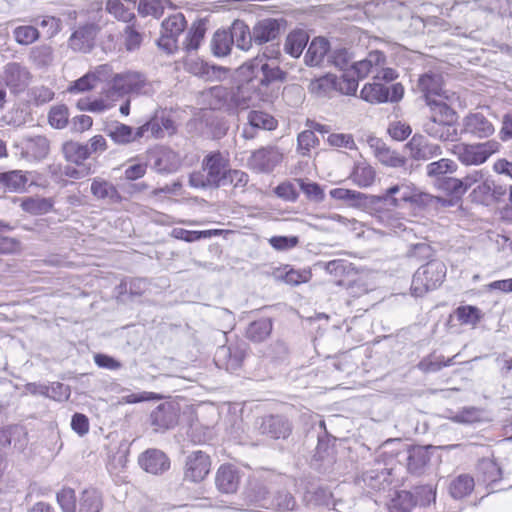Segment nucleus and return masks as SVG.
<instances>
[{
	"instance_id": "27",
	"label": "nucleus",
	"mask_w": 512,
	"mask_h": 512,
	"mask_svg": "<svg viewBox=\"0 0 512 512\" xmlns=\"http://www.w3.org/2000/svg\"><path fill=\"white\" fill-rule=\"evenodd\" d=\"M11 444L17 450H23L27 445V432L20 425H9L0 428V446L8 447Z\"/></svg>"
},
{
	"instance_id": "41",
	"label": "nucleus",
	"mask_w": 512,
	"mask_h": 512,
	"mask_svg": "<svg viewBox=\"0 0 512 512\" xmlns=\"http://www.w3.org/2000/svg\"><path fill=\"white\" fill-rule=\"evenodd\" d=\"M62 151L67 161L75 163L76 165L82 164L90 157L88 151V144L69 141L63 144Z\"/></svg>"
},
{
	"instance_id": "5",
	"label": "nucleus",
	"mask_w": 512,
	"mask_h": 512,
	"mask_svg": "<svg viewBox=\"0 0 512 512\" xmlns=\"http://www.w3.org/2000/svg\"><path fill=\"white\" fill-rule=\"evenodd\" d=\"M154 92L153 83L149 82L142 73L136 71L117 73L110 82V93L112 95H152Z\"/></svg>"
},
{
	"instance_id": "47",
	"label": "nucleus",
	"mask_w": 512,
	"mask_h": 512,
	"mask_svg": "<svg viewBox=\"0 0 512 512\" xmlns=\"http://www.w3.org/2000/svg\"><path fill=\"white\" fill-rule=\"evenodd\" d=\"M416 505L413 494L409 491H399L391 499L389 504L390 512H411Z\"/></svg>"
},
{
	"instance_id": "18",
	"label": "nucleus",
	"mask_w": 512,
	"mask_h": 512,
	"mask_svg": "<svg viewBox=\"0 0 512 512\" xmlns=\"http://www.w3.org/2000/svg\"><path fill=\"white\" fill-rule=\"evenodd\" d=\"M259 430L273 439H286L291 433V424L283 416L269 415L262 419Z\"/></svg>"
},
{
	"instance_id": "55",
	"label": "nucleus",
	"mask_w": 512,
	"mask_h": 512,
	"mask_svg": "<svg viewBox=\"0 0 512 512\" xmlns=\"http://www.w3.org/2000/svg\"><path fill=\"white\" fill-rule=\"evenodd\" d=\"M56 500L62 512H77V498L72 488H62L57 493Z\"/></svg>"
},
{
	"instance_id": "29",
	"label": "nucleus",
	"mask_w": 512,
	"mask_h": 512,
	"mask_svg": "<svg viewBox=\"0 0 512 512\" xmlns=\"http://www.w3.org/2000/svg\"><path fill=\"white\" fill-rule=\"evenodd\" d=\"M430 461L428 449L423 446H414L408 450L407 469L411 474L421 475Z\"/></svg>"
},
{
	"instance_id": "40",
	"label": "nucleus",
	"mask_w": 512,
	"mask_h": 512,
	"mask_svg": "<svg viewBox=\"0 0 512 512\" xmlns=\"http://www.w3.org/2000/svg\"><path fill=\"white\" fill-rule=\"evenodd\" d=\"M0 184L9 191L21 192L28 184L27 174L21 170L0 173Z\"/></svg>"
},
{
	"instance_id": "57",
	"label": "nucleus",
	"mask_w": 512,
	"mask_h": 512,
	"mask_svg": "<svg viewBox=\"0 0 512 512\" xmlns=\"http://www.w3.org/2000/svg\"><path fill=\"white\" fill-rule=\"evenodd\" d=\"M15 41L20 45H30L38 40L40 34L37 28L31 25L18 26L14 29Z\"/></svg>"
},
{
	"instance_id": "2",
	"label": "nucleus",
	"mask_w": 512,
	"mask_h": 512,
	"mask_svg": "<svg viewBox=\"0 0 512 512\" xmlns=\"http://www.w3.org/2000/svg\"><path fill=\"white\" fill-rule=\"evenodd\" d=\"M240 69L258 95H263L270 87L285 82L288 76L287 71L281 69L278 62H269L265 58H254L243 64Z\"/></svg>"
},
{
	"instance_id": "4",
	"label": "nucleus",
	"mask_w": 512,
	"mask_h": 512,
	"mask_svg": "<svg viewBox=\"0 0 512 512\" xmlns=\"http://www.w3.org/2000/svg\"><path fill=\"white\" fill-rule=\"evenodd\" d=\"M436 111H431V116L424 123V131L431 137L441 141H456L458 132L452 123L454 111L448 104H437Z\"/></svg>"
},
{
	"instance_id": "19",
	"label": "nucleus",
	"mask_w": 512,
	"mask_h": 512,
	"mask_svg": "<svg viewBox=\"0 0 512 512\" xmlns=\"http://www.w3.org/2000/svg\"><path fill=\"white\" fill-rule=\"evenodd\" d=\"M330 52V43L324 37H315L309 44L304 62L307 66L318 67L327 63Z\"/></svg>"
},
{
	"instance_id": "28",
	"label": "nucleus",
	"mask_w": 512,
	"mask_h": 512,
	"mask_svg": "<svg viewBox=\"0 0 512 512\" xmlns=\"http://www.w3.org/2000/svg\"><path fill=\"white\" fill-rule=\"evenodd\" d=\"M227 31L231 35L233 45L238 49L248 51L251 48L252 42H254L253 30L250 31L248 25L242 20H235Z\"/></svg>"
},
{
	"instance_id": "60",
	"label": "nucleus",
	"mask_w": 512,
	"mask_h": 512,
	"mask_svg": "<svg viewBox=\"0 0 512 512\" xmlns=\"http://www.w3.org/2000/svg\"><path fill=\"white\" fill-rule=\"evenodd\" d=\"M69 119L68 108L65 105H57L51 108L48 120L49 124L56 129L64 128Z\"/></svg>"
},
{
	"instance_id": "31",
	"label": "nucleus",
	"mask_w": 512,
	"mask_h": 512,
	"mask_svg": "<svg viewBox=\"0 0 512 512\" xmlns=\"http://www.w3.org/2000/svg\"><path fill=\"white\" fill-rule=\"evenodd\" d=\"M209 105L213 110H221L232 115L231 88L215 86L210 89Z\"/></svg>"
},
{
	"instance_id": "20",
	"label": "nucleus",
	"mask_w": 512,
	"mask_h": 512,
	"mask_svg": "<svg viewBox=\"0 0 512 512\" xmlns=\"http://www.w3.org/2000/svg\"><path fill=\"white\" fill-rule=\"evenodd\" d=\"M50 142L47 137L36 135L27 137L22 142V155L29 160L40 161L47 157Z\"/></svg>"
},
{
	"instance_id": "59",
	"label": "nucleus",
	"mask_w": 512,
	"mask_h": 512,
	"mask_svg": "<svg viewBox=\"0 0 512 512\" xmlns=\"http://www.w3.org/2000/svg\"><path fill=\"white\" fill-rule=\"evenodd\" d=\"M330 196L336 200H343L353 205L361 204L362 200L366 198L365 194L345 188H334L330 190Z\"/></svg>"
},
{
	"instance_id": "61",
	"label": "nucleus",
	"mask_w": 512,
	"mask_h": 512,
	"mask_svg": "<svg viewBox=\"0 0 512 512\" xmlns=\"http://www.w3.org/2000/svg\"><path fill=\"white\" fill-rule=\"evenodd\" d=\"M493 181L484 177L483 180L472 190L471 198L474 202L484 204L492 194Z\"/></svg>"
},
{
	"instance_id": "53",
	"label": "nucleus",
	"mask_w": 512,
	"mask_h": 512,
	"mask_svg": "<svg viewBox=\"0 0 512 512\" xmlns=\"http://www.w3.org/2000/svg\"><path fill=\"white\" fill-rule=\"evenodd\" d=\"M319 144V139L312 130H304L297 136V153L301 156H310L311 150Z\"/></svg>"
},
{
	"instance_id": "37",
	"label": "nucleus",
	"mask_w": 512,
	"mask_h": 512,
	"mask_svg": "<svg viewBox=\"0 0 512 512\" xmlns=\"http://www.w3.org/2000/svg\"><path fill=\"white\" fill-rule=\"evenodd\" d=\"M457 170V164L447 158H441L438 161H434L429 163L426 166V174L430 178H434L437 180V183L443 178L448 177L449 174L455 173Z\"/></svg>"
},
{
	"instance_id": "14",
	"label": "nucleus",
	"mask_w": 512,
	"mask_h": 512,
	"mask_svg": "<svg viewBox=\"0 0 512 512\" xmlns=\"http://www.w3.org/2000/svg\"><path fill=\"white\" fill-rule=\"evenodd\" d=\"M411 158L426 161L442 155V148L438 144L430 143L424 136L415 134L406 144Z\"/></svg>"
},
{
	"instance_id": "26",
	"label": "nucleus",
	"mask_w": 512,
	"mask_h": 512,
	"mask_svg": "<svg viewBox=\"0 0 512 512\" xmlns=\"http://www.w3.org/2000/svg\"><path fill=\"white\" fill-rule=\"evenodd\" d=\"M385 61V54L374 50L369 52L365 59L355 62L352 68L359 78H364L370 73H376L380 67L384 66Z\"/></svg>"
},
{
	"instance_id": "24",
	"label": "nucleus",
	"mask_w": 512,
	"mask_h": 512,
	"mask_svg": "<svg viewBox=\"0 0 512 512\" xmlns=\"http://www.w3.org/2000/svg\"><path fill=\"white\" fill-rule=\"evenodd\" d=\"M104 131L118 145H127L141 138L137 135V128L134 130L131 126L118 121L106 125Z\"/></svg>"
},
{
	"instance_id": "22",
	"label": "nucleus",
	"mask_w": 512,
	"mask_h": 512,
	"mask_svg": "<svg viewBox=\"0 0 512 512\" xmlns=\"http://www.w3.org/2000/svg\"><path fill=\"white\" fill-rule=\"evenodd\" d=\"M390 472L386 468H375L364 471L361 476L357 477L356 483L371 491H379L385 488L389 483Z\"/></svg>"
},
{
	"instance_id": "63",
	"label": "nucleus",
	"mask_w": 512,
	"mask_h": 512,
	"mask_svg": "<svg viewBox=\"0 0 512 512\" xmlns=\"http://www.w3.org/2000/svg\"><path fill=\"white\" fill-rule=\"evenodd\" d=\"M299 187L306 197L315 202H322L324 200V191L322 187L316 182H306L303 179H297Z\"/></svg>"
},
{
	"instance_id": "11",
	"label": "nucleus",
	"mask_w": 512,
	"mask_h": 512,
	"mask_svg": "<svg viewBox=\"0 0 512 512\" xmlns=\"http://www.w3.org/2000/svg\"><path fill=\"white\" fill-rule=\"evenodd\" d=\"M211 469L210 456L201 450L191 452L185 459L184 480L198 483L206 478Z\"/></svg>"
},
{
	"instance_id": "50",
	"label": "nucleus",
	"mask_w": 512,
	"mask_h": 512,
	"mask_svg": "<svg viewBox=\"0 0 512 512\" xmlns=\"http://www.w3.org/2000/svg\"><path fill=\"white\" fill-rule=\"evenodd\" d=\"M21 207L28 213L41 215L48 213L52 209L53 204L52 201L47 198L28 197L22 201Z\"/></svg>"
},
{
	"instance_id": "3",
	"label": "nucleus",
	"mask_w": 512,
	"mask_h": 512,
	"mask_svg": "<svg viewBox=\"0 0 512 512\" xmlns=\"http://www.w3.org/2000/svg\"><path fill=\"white\" fill-rule=\"evenodd\" d=\"M447 268L440 260H430L419 267L413 275L411 293L422 297L439 288L445 280Z\"/></svg>"
},
{
	"instance_id": "23",
	"label": "nucleus",
	"mask_w": 512,
	"mask_h": 512,
	"mask_svg": "<svg viewBox=\"0 0 512 512\" xmlns=\"http://www.w3.org/2000/svg\"><path fill=\"white\" fill-rule=\"evenodd\" d=\"M90 191L94 198L108 203H118L122 199L116 186L100 177L92 179Z\"/></svg>"
},
{
	"instance_id": "56",
	"label": "nucleus",
	"mask_w": 512,
	"mask_h": 512,
	"mask_svg": "<svg viewBox=\"0 0 512 512\" xmlns=\"http://www.w3.org/2000/svg\"><path fill=\"white\" fill-rule=\"evenodd\" d=\"M98 77L94 72H88L79 79L73 81L67 91L71 94L82 93L86 91H90L96 85Z\"/></svg>"
},
{
	"instance_id": "62",
	"label": "nucleus",
	"mask_w": 512,
	"mask_h": 512,
	"mask_svg": "<svg viewBox=\"0 0 512 512\" xmlns=\"http://www.w3.org/2000/svg\"><path fill=\"white\" fill-rule=\"evenodd\" d=\"M138 12L141 16H153L160 18L164 12V7L160 0H140Z\"/></svg>"
},
{
	"instance_id": "45",
	"label": "nucleus",
	"mask_w": 512,
	"mask_h": 512,
	"mask_svg": "<svg viewBox=\"0 0 512 512\" xmlns=\"http://www.w3.org/2000/svg\"><path fill=\"white\" fill-rule=\"evenodd\" d=\"M456 355L445 359L444 356H436L435 354H431L425 358H423L418 363V368L424 373H433L440 371L444 367H448L454 364V359Z\"/></svg>"
},
{
	"instance_id": "8",
	"label": "nucleus",
	"mask_w": 512,
	"mask_h": 512,
	"mask_svg": "<svg viewBox=\"0 0 512 512\" xmlns=\"http://www.w3.org/2000/svg\"><path fill=\"white\" fill-rule=\"evenodd\" d=\"M284 159V152L276 145H267L254 150L247 160L248 167L262 174L272 173Z\"/></svg>"
},
{
	"instance_id": "54",
	"label": "nucleus",
	"mask_w": 512,
	"mask_h": 512,
	"mask_svg": "<svg viewBox=\"0 0 512 512\" xmlns=\"http://www.w3.org/2000/svg\"><path fill=\"white\" fill-rule=\"evenodd\" d=\"M135 22L128 23L123 30L124 46L130 52L139 49L143 41V35L136 29Z\"/></svg>"
},
{
	"instance_id": "64",
	"label": "nucleus",
	"mask_w": 512,
	"mask_h": 512,
	"mask_svg": "<svg viewBox=\"0 0 512 512\" xmlns=\"http://www.w3.org/2000/svg\"><path fill=\"white\" fill-rule=\"evenodd\" d=\"M248 182L249 175L246 172L230 167L226 175L225 186L232 185L234 189H240L241 191H244Z\"/></svg>"
},
{
	"instance_id": "36",
	"label": "nucleus",
	"mask_w": 512,
	"mask_h": 512,
	"mask_svg": "<svg viewBox=\"0 0 512 512\" xmlns=\"http://www.w3.org/2000/svg\"><path fill=\"white\" fill-rule=\"evenodd\" d=\"M206 22L203 19L195 21L189 28L185 40L183 41V48L187 51L197 50L206 34Z\"/></svg>"
},
{
	"instance_id": "25",
	"label": "nucleus",
	"mask_w": 512,
	"mask_h": 512,
	"mask_svg": "<svg viewBox=\"0 0 512 512\" xmlns=\"http://www.w3.org/2000/svg\"><path fill=\"white\" fill-rule=\"evenodd\" d=\"M464 128L467 133L477 138H487L495 131L492 123L481 113H474L465 117Z\"/></svg>"
},
{
	"instance_id": "39",
	"label": "nucleus",
	"mask_w": 512,
	"mask_h": 512,
	"mask_svg": "<svg viewBox=\"0 0 512 512\" xmlns=\"http://www.w3.org/2000/svg\"><path fill=\"white\" fill-rule=\"evenodd\" d=\"M352 181L361 188H366L371 186L376 177V173L374 168L368 163L361 161L357 162L354 165L353 171L351 173Z\"/></svg>"
},
{
	"instance_id": "21",
	"label": "nucleus",
	"mask_w": 512,
	"mask_h": 512,
	"mask_svg": "<svg viewBox=\"0 0 512 512\" xmlns=\"http://www.w3.org/2000/svg\"><path fill=\"white\" fill-rule=\"evenodd\" d=\"M151 425L155 431H164L177 424V414L171 404H159L150 415Z\"/></svg>"
},
{
	"instance_id": "12",
	"label": "nucleus",
	"mask_w": 512,
	"mask_h": 512,
	"mask_svg": "<svg viewBox=\"0 0 512 512\" xmlns=\"http://www.w3.org/2000/svg\"><path fill=\"white\" fill-rule=\"evenodd\" d=\"M32 75L28 68L18 62L7 63L2 72V80L11 93L23 92L29 85Z\"/></svg>"
},
{
	"instance_id": "42",
	"label": "nucleus",
	"mask_w": 512,
	"mask_h": 512,
	"mask_svg": "<svg viewBox=\"0 0 512 512\" xmlns=\"http://www.w3.org/2000/svg\"><path fill=\"white\" fill-rule=\"evenodd\" d=\"M211 51L216 57H225L230 54L233 42L227 30H217L210 43Z\"/></svg>"
},
{
	"instance_id": "58",
	"label": "nucleus",
	"mask_w": 512,
	"mask_h": 512,
	"mask_svg": "<svg viewBox=\"0 0 512 512\" xmlns=\"http://www.w3.org/2000/svg\"><path fill=\"white\" fill-rule=\"evenodd\" d=\"M311 89L320 96H326L330 92L336 91V76L327 74L318 78L311 83Z\"/></svg>"
},
{
	"instance_id": "46",
	"label": "nucleus",
	"mask_w": 512,
	"mask_h": 512,
	"mask_svg": "<svg viewBox=\"0 0 512 512\" xmlns=\"http://www.w3.org/2000/svg\"><path fill=\"white\" fill-rule=\"evenodd\" d=\"M187 22L182 13H176L168 18H166L162 22V32L166 35H170L175 38H179V36L184 32L186 29Z\"/></svg>"
},
{
	"instance_id": "49",
	"label": "nucleus",
	"mask_w": 512,
	"mask_h": 512,
	"mask_svg": "<svg viewBox=\"0 0 512 512\" xmlns=\"http://www.w3.org/2000/svg\"><path fill=\"white\" fill-rule=\"evenodd\" d=\"M105 9L118 21L127 24L136 21L135 13L124 6L121 0H107Z\"/></svg>"
},
{
	"instance_id": "52",
	"label": "nucleus",
	"mask_w": 512,
	"mask_h": 512,
	"mask_svg": "<svg viewBox=\"0 0 512 512\" xmlns=\"http://www.w3.org/2000/svg\"><path fill=\"white\" fill-rule=\"evenodd\" d=\"M296 506V500L291 493L280 491L273 496L269 508L275 512H290L295 510Z\"/></svg>"
},
{
	"instance_id": "10",
	"label": "nucleus",
	"mask_w": 512,
	"mask_h": 512,
	"mask_svg": "<svg viewBox=\"0 0 512 512\" xmlns=\"http://www.w3.org/2000/svg\"><path fill=\"white\" fill-rule=\"evenodd\" d=\"M502 480V470L494 460H479L476 466V481L479 488L483 486L486 489L487 495L503 490L504 488L500 486Z\"/></svg>"
},
{
	"instance_id": "17",
	"label": "nucleus",
	"mask_w": 512,
	"mask_h": 512,
	"mask_svg": "<svg viewBox=\"0 0 512 512\" xmlns=\"http://www.w3.org/2000/svg\"><path fill=\"white\" fill-rule=\"evenodd\" d=\"M215 484L221 493H235L240 484L239 470L231 464L221 465L216 472Z\"/></svg>"
},
{
	"instance_id": "32",
	"label": "nucleus",
	"mask_w": 512,
	"mask_h": 512,
	"mask_svg": "<svg viewBox=\"0 0 512 512\" xmlns=\"http://www.w3.org/2000/svg\"><path fill=\"white\" fill-rule=\"evenodd\" d=\"M308 41L309 36L306 31L302 29L293 30L286 37L284 51L293 58H299Z\"/></svg>"
},
{
	"instance_id": "51",
	"label": "nucleus",
	"mask_w": 512,
	"mask_h": 512,
	"mask_svg": "<svg viewBox=\"0 0 512 512\" xmlns=\"http://www.w3.org/2000/svg\"><path fill=\"white\" fill-rule=\"evenodd\" d=\"M376 157L383 165L393 168L405 167L407 163V159L405 157L385 146L377 148Z\"/></svg>"
},
{
	"instance_id": "16",
	"label": "nucleus",
	"mask_w": 512,
	"mask_h": 512,
	"mask_svg": "<svg viewBox=\"0 0 512 512\" xmlns=\"http://www.w3.org/2000/svg\"><path fill=\"white\" fill-rule=\"evenodd\" d=\"M139 465L147 473L160 475L169 470L170 459L159 449H148L138 459Z\"/></svg>"
},
{
	"instance_id": "34",
	"label": "nucleus",
	"mask_w": 512,
	"mask_h": 512,
	"mask_svg": "<svg viewBox=\"0 0 512 512\" xmlns=\"http://www.w3.org/2000/svg\"><path fill=\"white\" fill-rule=\"evenodd\" d=\"M103 509L102 494L95 488L82 491L79 498V512H101Z\"/></svg>"
},
{
	"instance_id": "9",
	"label": "nucleus",
	"mask_w": 512,
	"mask_h": 512,
	"mask_svg": "<svg viewBox=\"0 0 512 512\" xmlns=\"http://www.w3.org/2000/svg\"><path fill=\"white\" fill-rule=\"evenodd\" d=\"M418 88L423 93L426 104L431 111H436L437 104H447L445 100L449 97L443 90V78L439 73L427 72L420 76Z\"/></svg>"
},
{
	"instance_id": "13",
	"label": "nucleus",
	"mask_w": 512,
	"mask_h": 512,
	"mask_svg": "<svg viewBox=\"0 0 512 512\" xmlns=\"http://www.w3.org/2000/svg\"><path fill=\"white\" fill-rule=\"evenodd\" d=\"M286 21L283 18H265L259 20L253 27V39L258 45L274 41L282 30H284Z\"/></svg>"
},
{
	"instance_id": "6",
	"label": "nucleus",
	"mask_w": 512,
	"mask_h": 512,
	"mask_svg": "<svg viewBox=\"0 0 512 512\" xmlns=\"http://www.w3.org/2000/svg\"><path fill=\"white\" fill-rule=\"evenodd\" d=\"M500 147L501 144L496 140L476 144L460 143L453 147V153L466 166L481 165L498 152Z\"/></svg>"
},
{
	"instance_id": "15",
	"label": "nucleus",
	"mask_w": 512,
	"mask_h": 512,
	"mask_svg": "<svg viewBox=\"0 0 512 512\" xmlns=\"http://www.w3.org/2000/svg\"><path fill=\"white\" fill-rule=\"evenodd\" d=\"M100 28L95 23H86L76 29L69 38V46L74 51L89 52L94 46Z\"/></svg>"
},
{
	"instance_id": "43",
	"label": "nucleus",
	"mask_w": 512,
	"mask_h": 512,
	"mask_svg": "<svg viewBox=\"0 0 512 512\" xmlns=\"http://www.w3.org/2000/svg\"><path fill=\"white\" fill-rule=\"evenodd\" d=\"M272 327L271 319L260 318L249 324L246 336L254 342H262L270 335Z\"/></svg>"
},
{
	"instance_id": "33",
	"label": "nucleus",
	"mask_w": 512,
	"mask_h": 512,
	"mask_svg": "<svg viewBox=\"0 0 512 512\" xmlns=\"http://www.w3.org/2000/svg\"><path fill=\"white\" fill-rule=\"evenodd\" d=\"M475 485V479L471 475L460 474L451 480L449 493L456 500L463 499L473 492Z\"/></svg>"
},
{
	"instance_id": "7",
	"label": "nucleus",
	"mask_w": 512,
	"mask_h": 512,
	"mask_svg": "<svg viewBox=\"0 0 512 512\" xmlns=\"http://www.w3.org/2000/svg\"><path fill=\"white\" fill-rule=\"evenodd\" d=\"M430 195L419 192L409 184H397L389 187L384 194L374 197L376 203L400 207L405 203L425 204Z\"/></svg>"
},
{
	"instance_id": "1",
	"label": "nucleus",
	"mask_w": 512,
	"mask_h": 512,
	"mask_svg": "<svg viewBox=\"0 0 512 512\" xmlns=\"http://www.w3.org/2000/svg\"><path fill=\"white\" fill-rule=\"evenodd\" d=\"M230 160L220 151L209 152L202 160L201 170L189 175V185L196 189H217L225 186Z\"/></svg>"
},
{
	"instance_id": "44",
	"label": "nucleus",
	"mask_w": 512,
	"mask_h": 512,
	"mask_svg": "<svg viewBox=\"0 0 512 512\" xmlns=\"http://www.w3.org/2000/svg\"><path fill=\"white\" fill-rule=\"evenodd\" d=\"M455 316L462 325L475 327L483 318V312L473 305H461L455 309Z\"/></svg>"
},
{
	"instance_id": "48",
	"label": "nucleus",
	"mask_w": 512,
	"mask_h": 512,
	"mask_svg": "<svg viewBox=\"0 0 512 512\" xmlns=\"http://www.w3.org/2000/svg\"><path fill=\"white\" fill-rule=\"evenodd\" d=\"M248 124L255 129L274 130L277 127L276 119L263 111H250L248 113Z\"/></svg>"
},
{
	"instance_id": "38",
	"label": "nucleus",
	"mask_w": 512,
	"mask_h": 512,
	"mask_svg": "<svg viewBox=\"0 0 512 512\" xmlns=\"http://www.w3.org/2000/svg\"><path fill=\"white\" fill-rule=\"evenodd\" d=\"M360 97L369 103L389 101V87L381 83H367L360 92Z\"/></svg>"
},
{
	"instance_id": "30",
	"label": "nucleus",
	"mask_w": 512,
	"mask_h": 512,
	"mask_svg": "<svg viewBox=\"0 0 512 512\" xmlns=\"http://www.w3.org/2000/svg\"><path fill=\"white\" fill-rule=\"evenodd\" d=\"M254 89L251 84H249L248 78H246V83L237 86L236 88H231L232 94V114L238 113L240 110H245L250 107L253 102V94L251 90Z\"/></svg>"
},
{
	"instance_id": "35",
	"label": "nucleus",
	"mask_w": 512,
	"mask_h": 512,
	"mask_svg": "<svg viewBox=\"0 0 512 512\" xmlns=\"http://www.w3.org/2000/svg\"><path fill=\"white\" fill-rule=\"evenodd\" d=\"M180 165L179 156L170 149H161L154 161V169L158 173H172Z\"/></svg>"
}]
</instances>
